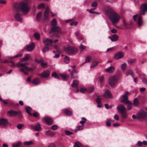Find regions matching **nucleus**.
<instances>
[{
	"mask_svg": "<svg viewBox=\"0 0 147 147\" xmlns=\"http://www.w3.org/2000/svg\"><path fill=\"white\" fill-rule=\"evenodd\" d=\"M147 117V114L144 111L141 110L136 115V117L138 119L142 120Z\"/></svg>",
	"mask_w": 147,
	"mask_h": 147,
	"instance_id": "39448f33",
	"label": "nucleus"
},
{
	"mask_svg": "<svg viewBox=\"0 0 147 147\" xmlns=\"http://www.w3.org/2000/svg\"><path fill=\"white\" fill-rule=\"evenodd\" d=\"M139 104V102L138 99L136 98L134 100V105L135 106H138Z\"/></svg>",
	"mask_w": 147,
	"mask_h": 147,
	"instance_id": "58836bf2",
	"label": "nucleus"
},
{
	"mask_svg": "<svg viewBox=\"0 0 147 147\" xmlns=\"http://www.w3.org/2000/svg\"><path fill=\"white\" fill-rule=\"evenodd\" d=\"M23 126V125L22 124H19L17 126V128L18 129H20L22 128V127Z\"/></svg>",
	"mask_w": 147,
	"mask_h": 147,
	"instance_id": "69168bd1",
	"label": "nucleus"
},
{
	"mask_svg": "<svg viewBox=\"0 0 147 147\" xmlns=\"http://www.w3.org/2000/svg\"><path fill=\"white\" fill-rule=\"evenodd\" d=\"M32 128L36 131H40L42 129L40 124L39 123H38L34 127L32 126Z\"/></svg>",
	"mask_w": 147,
	"mask_h": 147,
	"instance_id": "aec40b11",
	"label": "nucleus"
},
{
	"mask_svg": "<svg viewBox=\"0 0 147 147\" xmlns=\"http://www.w3.org/2000/svg\"><path fill=\"white\" fill-rule=\"evenodd\" d=\"M141 8L143 11H147V5L146 4H143L142 5Z\"/></svg>",
	"mask_w": 147,
	"mask_h": 147,
	"instance_id": "e433bc0d",
	"label": "nucleus"
},
{
	"mask_svg": "<svg viewBox=\"0 0 147 147\" xmlns=\"http://www.w3.org/2000/svg\"><path fill=\"white\" fill-rule=\"evenodd\" d=\"M109 37L112 41H116L118 39V36L116 34H113L112 36H109Z\"/></svg>",
	"mask_w": 147,
	"mask_h": 147,
	"instance_id": "a211bd4d",
	"label": "nucleus"
},
{
	"mask_svg": "<svg viewBox=\"0 0 147 147\" xmlns=\"http://www.w3.org/2000/svg\"><path fill=\"white\" fill-rule=\"evenodd\" d=\"M138 24L139 26H140L142 25V18L141 16H140L138 18Z\"/></svg>",
	"mask_w": 147,
	"mask_h": 147,
	"instance_id": "72a5a7b5",
	"label": "nucleus"
},
{
	"mask_svg": "<svg viewBox=\"0 0 147 147\" xmlns=\"http://www.w3.org/2000/svg\"><path fill=\"white\" fill-rule=\"evenodd\" d=\"M115 67L113 66H111L106 69V71L109 73H112L115 71Z\"/></svg>",
	"mask_w": 147,
	"mask_h": 147,
	"instance_id": "f3484780",
	"label": "nucleus"
},
{
	"mask_svg": "<svg viewBox=\"0 0 147 147\" xmlns=\"http://www.w3.org/2000/svg\"><path fill=\"white\" fill-rule=\"evenodd\" d=\"M61 32V29L59 27L54 26H52L49 33L57 36V34L60 33Z\"/></svg>",
	"mask_w": 147,
	"mask_h": 147,
	"instance_id": "20e7f679",
	"label": "nucleus"
},
{
	"mask_svg": "<svg viewBox=\"0 0 147 147\" xmlns=\"http://www.w3.org/2000/svg\"><path fill=\"white\" fill-rule=\"evenodd\" d=\"M65 134L67 135H69L72 134H73L72 132L67 130H65Z\"/></svg>",
	"mask_w": 147,
	"mask_h": 147,
	"instance_id": "052dcab7",
	"label": "nucleus"
},
{
	"mask_svg": "<svg viewBox=\"0 0 147 147\" xmlns=\"http://www.w3.org/2000/svg\"><path fill=\"white\" fill-rule=\"evenodd\" d=\"M34 36L35 38L37 40H38L40 39V35L38 32L35 33L34 34Z\"/></svg>",
	"mask_w": 147,
	"mask_h": 147,
	"instance_id": "4c0bfd02",
	"label": "nucleus"
},
{
	"mask_svg": "<svg viewBox=\"0 0 147 147\" xmlns=\"http://www.w3.org/2000/svg\"><path fill=\"white\" fill-rule=\"evenodd\" d=\"M20 113L19 111H14L12 110H10L7 112V115L10 117H14Z\"/></svg>",
	"mask_w": 147,
	"mask_h": 147,
	"instance_id": "6e6552de",
	"label": "nucleus"
},
{
	"mask_svg": "<svg viewBox=\"0 0 147 147\" xmlns=\"http://www.w3.org/2000/svg\"><path fill=\"white\" fill-rule=\"evenodd\" d=\"M8 123V121L5 119H0V125L5 126Z\"/></svg>",
	"mask_w": 147,
	"mask_h": 147,
	"instance_id": "4468645a",
	"label": "nucleus"
},
{
	"mask_svg": "<svg viewBox=\"0 0 147 147\" xmlns=\"http://www.w3.org/2000/svg\"><path fill=\"white\" fill-rule=\"evenodd\" d=\"M34 43H32L30 45L26 46V48L28 51H31L34 49Z\"/></svg>",
	"mask_w": 147,
	"mask_h": 147,
	"instance_id": "dca6fc26",
	"label": "nucleus"
},
{
	"mask_svg": "<svg viewBox=\"0 0 147 147\" xmlns=\"http://www.w3.org/2000/svg\"><path fill=\"white\" fill-rule=\"evenodd\" d=\"M50 74V71L49 70H45L43 71L40 76L42 78H46L48 77Z\"/></svg>",
	"mask_w": 147,
	"mask_h": 147,
	"instance_id": "9b49d317",
	"label": "nucleus"
},
{
	"mask_svg": "<svg viewBox=\"0 0 147 147\" xmlns=\"http://www.w3.org/2000/svg\"><path fill=\"white\" fill-rule=\"evenodd\" d=\"M98 3L96 1L94 2L92 5V6L93 7H96Z\"/></svg>",
	"mask_w": 147,
	"mask_h": 147,
	"instance_id": "e2e57ef3",
	"label": "nucleus"
},
{
	"mask_svg": "<svg viewBox=\"0 0 147 147\" xmlns=\"http://www.w3.org/2000/svg\"><path fill=\"white\" fill-rule=\"evenodd\" d=\"M20 8L24 12H28L29 10L28 4L27 3L23 2L21 5Z\"/></svg>",
	"mask_w": 147,
	"mask_h": 147,
	"instance_id": "0eeeda50",
	"label": "nucleus"
},
{
	"mask_svg": "<svg viewBox=\"0 0 147 147\" xmlns=\"http://www.w3.org/2000/svg\"><path fill=\"white\" fill-rule=\"evenodd\" d=\"M42 13L41 12H39L37 14L36 16V19L38 20L41 17Z\"/></svg>",
	"mask_w": 147,
	"mask_h": 147,
	"instance_id": "8fccbe9b",
	"label": "nucleus"
},
{
	"mask_svg": "<svg viewBox=\"0 0 147 147\" xmlns=\"http://www.w3.org/2000/svg\"><path fill=\"white\" fill-rule=\"evenodd\" d=\"M87 91V89L86 88H82L80 89V91L82 93H84Z\"/></svg>",
	"mask_w": 147,
	"mask_h": 147,
	"instance_id": "680f3d73",
	"label": "nucleus"
},
{
	"mask_svg": "<svg viewBox=\"0 0 147 147\" xmlns=\"http://www.w3.org/2000/svg\"><path fill=\"white\" fill-rule=\"evenodd\" d=\"M50 130H48L46 131V132L47 133V135L50 136H53L55 135V134L52 132H50L49 133H48V132H50Z\"/></svg>",
	"mask_w": 147,
	"mask_h": 147,
	"instance_id": "bf43d9fd",
	"label": "nucleus"
},
{
	"mask_svg": "<svg viewBox=\"0 0 147 147\" xmlns=\"http://www.w3.org/2000/svg\"><path fill=\"white\" fill-rule=\"evenodd\" d=\"M33 143L32 141L26 142L24 143V144L25 146H28L32 144Z\"/></svg>",
	"mask_w": 147,
	"mask_h": 147,
	"instance_id": "c03bdc74",
	"label": "nucleus"
},
{
	"mask_svg": "<svg viewBox=\"0 0 147 147\" xmlns=\"http://www.w3.org/2000/svg\"><path fill=\"white\" fill-rule=\"evenodd\" d=\"M126 75L127 76L130 75L132 77H134V74L133 72L130 69H129L127 71L126 73Z\"/></svg>",
	"mask_w": 147,
	"mask_h": 147,
	"instance_id": "5701e85b",
	"label": "nucleus"
},
{
	"mask_svg": "<svg viewBox=\"0 0 147 147\" xmlns=\"http://www.w3.org/2000/svg\"><path fill=\"white\" fill-rule=\"evenodd\" d=\"M23 61H21L18 62L16 64L17 67H23L24 69L25 70L28 71H32L33 69L31 68L30 67L27 66L29 64V63L27 62H25L24 63H23Z\"/></svg>",
	"mask_w": 147,
	"mask_h": 147,
	"instance_id": "7ed1b4c3",
	"label": "nucleus"
},
{
	"mask_svg": "<svg viewBox=\"0 0 147 147\" xmlns=\"http://www.w3.org/2000/svg\"><path fill=\"white\" fill-rule=\"evenodd\" d=\"M57 52L59 53L61 52V50L59 49L57 45H55L54 46Z\"/></svg>",
	"mask_w": 147,
	"mask_h": 147,
	"instance_id": "13d9d810",
	"label": "nucleus"
},
{
	"mask_svg": "<svg viewBox=\"0 0 147 147\" xmlns=\"http://www.w3.org/2000/svg\"><path fill=\"white\" fill-rule=\"evenodd\" d=\"M33 84L34 85H37L40 84V80L38 78H36L34 79L32 81Z\"/></svg>",
	"mask_w": 147,
	"mask_h": 147,
	"instance_id": "412c9836",
	"label": "nucleus"
},
{
	"mask_svg": "<svg viewBox=\"0 0 147 147\" xmlns=\"http://www.w3.org/2000/svg\"><path fill=\"white\" fill-rule=\"evenodd\" d=\"M127 67V64L125 63H123L122 64L121 66V68L124 71L125 70V69H126Z\"/></svg>",
	"mask_w": 147,
	"mask_h": 147,
	"instance_id": "09e8293b",
	"label": "nucleus"
},
{
	"mask_svg": "<svg viewBox=\"0 0 147 147\" xmlns=\"http://www.w3.org/2000/svg\"><path fill=\"white\" fill-rule=\"evenodd\" d=\"M109 83L111 87L115 86L117 83V79L115 76H111L109 80Z\"/></svg>",
	"mask_w": 147,
	"mask_h": 147,
	"instance_id": "423d86ee",
	"label": "nucleus"
},
{
	"mask_svg": "<svg viewBox=\"0 0 147 147\" xmlns=\"http://www.w3.org/2000/svg\"><path fill=\"white\" fill-rule=\"evenodd\" d=\"M49 47L47 46L45 47L43 49L42 51L43 52L45 53L46 52L49 51Z\"/></svg>",
	"mask_w": 147,
	"mask_h": 147,
	"instance_id": "4d7b16f0",
	"label": "nucleus"
},
{
	"mask_svg": "<svg viewBox=\"0 0 147 147\" xmlns=\"http://www.w3.org/2000/svg\"><path fill=\"white\" fill-rule=\"evenodd\" d=\"M60 75L63 80H67L69 79L68 76L67 75L64 74H61Z\"/></svg>",
	"mask_w": 147,
	"mask_h": 147,
	"instance_id": "473e14b6",
	"label": "nucleus"
},
{
	"mask_svg": "<svg viewBox=\"0 0 147 147\" xmlns=\"http://www.w3.org/2000/svg\"><path fill=\"white\" fill-rule=\"evenodd\" d=\"M78 84V82L77 81L74 80L72 84V86L74 88H77Z\"/></svg>",
	"mask_w": 147,
	"mask_h": 147,
	"instance_id": "393cba45",
	"label": "nucleus"
},
{
	"mask_svg": "<svg viewBox=\"0 0 147 147\" xmlns=\"http://www.w3.org/2000/svg\"><path fill=\"white\" fill-rule=\"evenodd\" d=\"M22 53H21L20 54H18L17 55L13 57H10L9 56L7 57L8 58V59H11L13 58L21 57L22 56Z\"/></svg>",
	"mask_w": 147,
	"mask_h": 147,
	"instance_id": "cd10ccee",
	"label": "nucleus"
},
{
	"mask_svg": "<svg viewBox=\"0 0 147 147\" xmlns=\"http://www.w3.org/2000/svg\"><path fill=\"white\" fill-rule=\"evenodd\" d=\"M121 102H123L127 104L131 103V102L129 101L127 99L124 98L122 99L121 100Z\"/></svg>",
	"mask_w": 147,
	"mask_h": 147,
	"instance_id": "7c9ffc66",
	"label": "nucleus"
},
{
	"mask_svg": "<svg viewBox=\"0 0 147 147\" xmlns=\"http://www.w3.org/2000/svg\"><path fill=\"white\" fill-rule=\"evenodd\" d=\"M15 18L16 20L18 21L21 22L22 20V18L21 15L19 13H17L16 14Z\"/></svg>",
	"mask_w": 147,
	"mask_h": 147,
	"instance_id": "6ab92c4d",
	"label": "nucleus"
},
{
	"mask_svg": "<svg viewBox=\"0 0 147 147\" xmlns=\"http://www.w3.org/2000/svg\"><path fill=\"white\" fill-rule=\"evenodd\" d=\"M44 7H45L44 4L43 3H41V4H40V5H39L38 6V8L39 9H41V8H42V7L44 8Z\"/></svg>",
	"mask_w": 147,
	"mask_h": 147,
	"instance_id": "0e129e2a",
	"label": "nucleus"
},
{
	"mask_svg": "<svg viewBox=\"0 0 147 147\" xmlns=\"http://www.w3.org/2000/svg\"><path fill=\"white\" fill-rule=\"evenodd\" d=\"M49 8L48 7H47L45 11L44 14V18L45 20L48 19V17L49 15Z\"/></svg>",
	"mask_w": 147,
	"mask_h": 147,
	"instance_id": "2eb2a0df",
	"label": "nucleus"
},
{
	"mask_svg": "<svg viewBox=\"0 0 147 147\" xmlns=\"http://www.w3.org/2000/svg\"><path fill=\"white\" fill-rule=\"evenodd\" d=\"M114 118L117 121L119 120V116L117 114H116L114 115Z\"/></svg>",
	"mask_w": 147,
	"mask_h": 147,
	"instance_id": "774afa93",
	"label": "nucleus"
},
{
	"mask_svg": "<svg viewBox=\"0 0 147 147\" xmlns=\"http://www.w3.org/2000/svg\"><path fill=\"white\" fill-rule=\"evenodd\" d=\"M94 90V88L93 87H88L87 89V91L88 92L91 93Z\"/></svg>",
	"mask_w": 147,
	"mask_h": 147,
	"instance_id": "3c124183",
	"label": "nucleus"
},
{
	"mask_svg": "<svg viewBox=\"0 0 147 147\" xmlns=\"http://www.w3.org/2000/svg\"><path fill=\"white\" fill-rule=\"evenodd\" d=\"M98 63L97 61H94L90 65L91 68H93L96 66Z\"/></svg>",
	"mask_w": 147,
	"mask_h": 147,
	"instance_id": "de8ad7c7",
	"label": "nucleus"
},
{
	"mask_svg": "<svg viewBox=\"0 0 147 147\" xmlns=\"http://www.w3.org/2000/svg\"><path fill=\"white\" fill-rule=\"evenodd\" d=\"M47 124L50 125L53 124V119L50 117H46L44 118Z\"/></svg>",
	"mask_w": 147,
	"mask_h": 147,
	"instance_id": "ddd939ff",
	"label": "nucleus"
},
{
	"mask_svg": "<svg viewBox=\"0 0 147 147\" xmlns=\"http://www.w3.org/2000/svg\"><path fill=\"white\" fill-rule=\"evenodd\" d=\"M84 126L79 125L77 127L76 129L74 130L75 132H76L77 131L79 130H82L84 129Z\"/></svg>",
	"mask_w": 147,
	"mask_h": 147,
	"instance_id": "c85d7f7f",
	"label": "nucleus"
},
{
	"mask_svg": "<svg viewBox=\"0 0 147 147\" xmlns=\"http://www.w3.org/2000/svg\"><path fill=\"white\" fill-rule=\"evenodd\" d=\"M136 61V59H130L128 60V63L129 64H132L134 63Z\"/></svg>",
	"mask_w": 147,
	"mask_h": 147,
	"instance_id": "5fc2aeb1",
	"label": "nucleus"
},
{
	"mask_svg": "<svg viewBox=\"0 0 147 147\" xmlns=\"http://www.w3.org/2000/svg\"><path fill=\"white\" fill-rule=\"evenodd\" d=\"M41 66L44 68H47V63H44L43 62V60L42 61V62L41 63Z\"/></svg>",
	"mask_w": 147,
	"mask_h": 147,
	"instance_id": "37998d69",
	"label": "nucleus"
},
{
	"mask_svg": "<svg viewBox=\"0 0 147 147\" xmlns=\"http://www.w3.org/2000/svg\"><path fill=\"white\" fill-rule=\"evenodd\" d=\"M102 99V98L100 97L97 96V98L96 99V101L98 104H99L101 102Z\"/></svg>",
	"mask_w": 147,
	"mask_h": 147,
	"instance_id": "a18cd8bd",
	"label": "nucleus"
},
{
	"mask_svg": "<svg viewBox=\"0 0 147 147\" xmlns=\"http://www.w3.org/2000/svg\"><path fill=\"white\" fill-rule=\"evenodd\" d=\"M91 58L90 56H88L86 58V61H85L84 63L88 62L91 60Z\"/></svg>",
	"mask_w": 147,
	"mask_h": 147,
	"instance_id": "6e6d98bb",
	"label": "nucleus"
},
{
	"mask_svg": "<svg viewBox=\"0 0 147 147\" xmlns=\"http://www.w3.org/2000/svg\"><path fill=\"white\" fill-rule=\"evenodd\" d=\"M30 55L29 54L26 55L23 58L21 59L20 61H25L28 60L30 57Z\"/></svg>",
	"mask_w": 147,
	"mask_h": 147,
	"instance_id": "b1692460",
	"label": "nucleus"
},
{
	"mask_svg": "<svg viewBox=\"0 0 147 147\" xmlns=\"http://www.w3.org/2000/svg\"><path fill=\"white\" fill-rule=\"evenodd\" d=\"M121 114L122 118L123 119H126L127 117V113L126 111L120 113Z\"/></svg>",
	"mask_w": 147,
	"mask_h": 147,
	"instance_id": "a878e982",
	"label": "nucleus"
},
{
	"mask_svg": "<svg viewBox=\"0 0 147 147\" xmlns=\"http://www.w3.org/2000/svg\"><path fill=\"white\" fill-rule=\"evenodd\" d=\"M43 42L46 45L52 46L53 41L52 40L47 38L46 39H44Z\"/></svg>",
	"mask_w": 147,
	"mask_h": 147,
	"instance_id": "1a4fd4ad",
	"label": "nucleus"
},
{
	"mask_svg": "<svg viewBox=\"0 0 147 147\" xmlns=\"http://www.w3.org/2000/svg\"><path fill=\"white\" fill-rule=\"evenodd\" d=\"M73 147H82V145L79 142H77L75 144Z\"/></svg>",
	"mask_w": 147,
	"mask_h": 147,
	"instance_id": "49530a36",
	"label": "nucleus"
},
{
	"mask_svg": "<svg viewBox=\"0 0 147 147\" xmlns=\"http://www.w3.org/2000/svg\"><path fill=\"white\" fill-rule=\"evenodd\" d=\"M124 55L123 52H119L117 53L114 56V58L116 59H119L122 58Z\"/></svg>",
	"mask_w": 147,
	"mask_h": 147,
	"instance_id": "9d476101",
	"label": "nucleus"
},
{
	"mask_svg": "<svg viewBox=\"0 0 147 147\" xmlns=\"http://www.w3.org/2000/svg\"><path fill=\"white\" fill-rule=\"evenodd\" d=\"M111 119H107L106 122V125L108 127H110L111 126V123L110 122V121H111Z\"/></svg>",
	"mask_w": 147,
	"mask_h": 147,
	"instance_id": "603ef678",
	"label": "nucleus"
},
{
	"mask_svg": "<svg viewBox=\"0 0 147 147\" xmlns=\"http://www.w3.org/2000/svg\"><path fill=\"white\" fill-rule=\"evenodd\" d=\"M57 128V126L56 125H53L51 127V129L53 130H55Z\"/></svg>",
	"mask_w": 147,
	"mask_h": 147,
	"instance_id": "338daca9",
	"label": "nucleus"
},
{
	"mask_svg": "<svg viewBox=\"0 0 147 147\" xmlns=\"http://www.w3.org/2000/svg\"><path fill=\"white\" fill-rule=\"evenodd\" d=\"M129 94L128 92H125L124 94L123 95V97L124 98L127 99V95Z\"/></svg>",
	"mask_w": 147,
	"mask_h": 147,
	"instance_id": "864d4df0",
	"label": "nucleus"
},
{
	"mask_svg": "<svg viewBox=\"0 0 147 147\" xmlns=\"http://www.w3.org/2000/svg\"><path fill=\"white\" fill-rule=\"evenodd\" d=\"M64 61L66 63H68L69 62L70 59L68 57L65 55L64 58Z\"/></svg>",
	"mask_w": 147,
	"mask_h": 147,
	"instance_id": "c9c22d12",
	"label": "nucleus"
},
{
	"mask_svg": "<svg viewBox=\"0 0 147 147\" xmlns=\"http://www.w3.org/2000/svg\"><path fill=\"white\" fill-rule=\"evenodd\" d=\"M106 13L113 25L117 23L121 18L120 16L117 14L111 8H108L106 11Z\"/></svg>",
	"mask_w": 147,
	"mask_h": 147,
	"instance_id": "f257e3e1",
	"label": "nucleus"
},
{
	"mask_svg": "<svg viewBox=\"0 0 147 147\" xmlns=\"http://www.w3.org/2000/svg\"><path fill=\"white\" fill-rule=\"evenodd\" d=\"M118 111L119 113L126 111V109L125 107L122 105H119L117 107Z\"/></svg>",
	"mask_w": 147,
	"mask_h": 147,
	"instance_id": "f8f14e48",
	"label": "nucleus"
},
{
	"mask_svg": "<svg viewBox=\"0 0 147 147\" xmlns=\"http://www.w3.org/2000/svg\"><path fill=\"white\" fill-rule=\"evenodd\" d=\"M52 76L55 78L59 79V76L58 74L55 72H54L52 73Z\"/></svg>",
	"mask_w": 147,
	"mask_h": 147,
	"instance_id": "2f4dec72",
	"label": "nucleus"
},
{
	"mask_svg": "<svg viewBox=\"0 0 147 147\" xmlns=\"http://www.w3.org/2000/svg\"><path fill=\"white\" fill-rule=\"evenodd\" d=\"M26 110L27 113L29 114L30 115H32V114L30 112L31 110V108L29 107H26Z\"/></svg>",
	"mask_w": 147,
	"mask_h": 147,
	"instance_id": "79ce46f5",
	"label": "nucleus"
},
{
	"mask_svg": "<svg viewBox=\"0 0 147 147\" xmlns=\"http://www.w3.org/2000/svg\"><path fill=\"white\" fill-rule=\"evenodd\" d=\"M64 52L69 55H74L77 53L76 48L73 47L68 46L64 49Z\"/></svg>",
	"mask_w": 147,
	"mask_h": 147,
	"instance_id": "f03ea898",
	"label": "nucleus"
},
{
	"mask_svg": "<svg viewBox=\"0 0 147 147\" xmlns=\"http://www.w3.org/2000/svg\"><path fill=\"white\" fill-rule=\"evenodd\" d=\"M106 95L108 96L110 98H113V96L111 93L109 91H107L104 94L103 96L104 97H105L106 96Z\"/></svg>",
	"mask_w": 147,
	"mask_h": 147,
	"instance_id": "4be33fe9",
	"label": "nucleus"
},
{
	"mask_svg": "<svg viewBox=\"0 0 147 147\" xmlns=\"http://www.w3.org/2000/svg\"><path fill=\"white\" fill-rule=\"evenodd\" d=\"M82 121L80 122V123L81 124L82 126L84 125V123L86 122V119L85 117H82Z\"/></svg>",
	"mask_w": 147,
	"mask_h": 147,
	"instance_id": "ea45409f",
	"label": "nucleus"
},
{
	"mask_svg": "<svg viewBox=\"0 0 147 147\" xmlns=\"http://www.w3.org/2000/svg\"><path fill=\"white\" fill-rule=\"evenodd\" d=\"M77 73V72L75 70H73L71 73V76L72 78H76L77 77V75H76L75 74H76Z\"/></svg>",
	"mask_w": 147,
	"mask_h": 147,
	"instance_id": "bb28decb",
	"label": "nucleus"
},
{
	"mask_svg": "<svg viewBox=\"0 0 147 147\" xmlns=\"http://www.w3.org/2000/svg\"><path fill=\"white\" fill-rule=\"evenodd\" d=\"M51 25L52 26H57V22L55 19H54L51 22Z\"/></svg>",
	"mask_w": 147,
	"mask_h": 147,
	"instance_id": "c756f323",
	"label": "nucleus"
},
{
	"mask_svg": "<svg viewBox=\"0 0 147 147\" xmlns=\"http://www.w3.org/2000/svg\"><path fill=\"white\" fill-rule=\"evenodd\" d=\"M65 113L66 115H71L72 114V112L67 109H66L65 110Z\"/></svg>",
	"mask_w": 147,
	"mask_h": 147,
	"instance_id": "a19ab883",
	"label": "nucleus"
},
{
	"mask_svg": "<svg viewBox=\"0 0 147 147\" xmlns=\"http://www.w3.org/2000/svg\"><path fill=\"white\" fill-rule=\"evenodd\" d=\"M22 143L20 142H19L12 144V146L13 147H19L22 144Z\"/></svg>",
	"mask_w": 147,
	"mask_h": 147,
	"instance_id": "f704fd0d",
	"label": "nucleus"
}]
</instances>
